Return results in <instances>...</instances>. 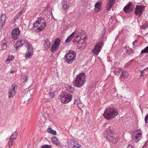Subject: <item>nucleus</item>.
I'll use <instances>...</instances> for the list:
<instances>
[{"instance_id": "nucleus-1", "label": "nucleus", "mask_w": 148, "mask_h": 148, "mask_svg": "<svg viewBox=\"0 0 148 148\" xmlns=\"http://www.w3.org/2000/svg\"><path fill=\"white\" fill-rule=\"evenodd\" d=\"M85 74V73L82 72L77 75L73 83L75 86L81 87L84 85L86 82V76Z\"/></svg>"}, {"instance_id": "nucleus-2", "label": "nucleus", "mask_w": 148, "mask_h": 148, "mask_svg": "<svg viewBox=\"0 0 148 148\" xmlns=\"http://www.w3.org/2000/svg\"><path fill=\"white\" fill-rule=\"evenodd\" d=\"M118 114V110L114 108H110L106 110L103 116L107 120H110L116 116Z\"/></svg>"}, {"instance_id": "nucleus-3", "label": "nucleus", "mask_w": 148, "mask_h": 148, "mask_svg": "<svg viewBox=\"0 0 148 148\" xmlns=\"http://www.w3.org/2000/svg\"><path fill=\"white\" fill-rule=\"evenodd\" d=\"M46 26L45 19L43 18H39L36 20L35 23L33 24L34 29L37 31L40 32Z\"/></svg>"}, {"instance_id": "nucleus-4", "label": "nucleus", "mask_w": 148, "mask_h": 148, "mask_svg": "<svg viewBox=\"0 0 148 148\" xmlns=\"http://www.w3.org/2000/svg\"><path fill=\"white\" fill-rule=\"evenodd\" d=\"M106 138L113 143L116 144L118 142L119 136L114 131L108 130L107 131Z\"/></svg>"}, {"instance_id": "nucleus-5", "label": "nucleus", "mask_w": 148, "mask_h": 148, "mask_svg": "<svg viewBox=\"0 0 148 148\" xmlns=\"http://www.w3.org/2000/svg\"><path fill=\"white\" fill-rule=\"evenodd\" d=\"M76 52L71 53L70 51L65 54L64 59L66 62L69 64H71L76 58Z\"/></svg>"}, {"instance_id": "nucleus-6", "label": "nucleus", "mask_w": 148, "mask_h": 148, "mask_svg": "<svg viewBox=\"0 0 148 148\" xmlns=\"http://www.w3.org/2000/svg\"><path fill=\"white\" fill-rule=\"evenodd\" d=\"M72 98L71 95L67 92L61 93L60 98L61 102L65 103L69 102Z\"/></svg>"}, {"instance_id": "nucleus-7", "label": "nucleus", "mask_w": 148, "mask_h": 148, "mask_svg": "<svg viewBox=\"0 0 148 148\" xmlns=\"http://www.w3.org/2000/svg\"><path fill=\"white\" fill-rule=\"evenodd\" d=\"M16 88L17 86L14 84H13L10 87L8 93L9 98H12L15 95L16 92Z\"/></svg>"}, {"instance_id": "nucleus-8", "label": "nucleus", "mask_w": 148, "mask_h": 148, "mask_svg": "<svg viewBox=\"0 0 148 148\" xmlns=\"http://www.w3.org/2000/svg\"><path fill=\"white\" fill-rule=\"evenodd\" d=\"M103 45V43L101 41L97 43L95 46L94 49L92 50V51L95 55H98Z\"/></svg>"}, {"instance_id": "nucleus-9", "label": "nucleus", "mask_w": 148, "mask_h": 148, "mask_svg": "<svg viewBox=\"0 0 148 148\" xmlns=\"http://www.w3.org/2000/svg\"><path fill=\"white\" fill-rule=\"evenodd\" d=\"M145 6L142 5H137L136 7L135 13L137 16H140L143 13V11L144 10Z\"/></svg>"}, {"instance_id": "nucleus-10", "label": "nucleus", "mask_w": 148, "mask_h": 148, "mask_svg": "<svg viewBox=\"0 0 148 148\" xmlns=\"http://www.w3.org/2000/svg\"><path fill=\"white\" fill-rule=\"evenodd\" d=\"M20 33V31L18 28H15L12 29V36L14 40L17 39Z\"/></svg>"}, {"instance_id": "nucleus-11", "label": "nucleus", "mask_w": 148, "mask_h": 148, "mask_svg": "<svg viewBox=\"0 0 148 148\" xmlns=\"http://www.w3.org/2000/svg\"><path fill=\"white\" fill-rule=\"evenodd\" d=\"M69 143L71 147L72 148H82V146L79 144L78 142L74 139H70Z\"/></svg>"}, {"instance_id": "nucleus-12", "label": "nucleus", "mask_w": 148, "mask_h": 148, "mask_svg": "<svg viewBox=\"0 0 148 148\" xmlns=\"http://www.w3.org/2000/svg\"><path fill=\"white\" fill-rule=\"evenodd\" d=\"M133 8V5L132 3L131 2H129V4L126 5L123 10L125 13H129L132 11Z\"/></svg>"}, {"instance_id": "nucleus-13", "label": "nucleus", "mask_w": 148, "mask_h": 148, "mask_svg": "<svg viewBox=\"0 0 148 148\" xmlns=\"http://www.w3.org/2000/svg\"><path fill=\"white\" fill-rule=\"evenodd\" d=\"M32 97L31 93L30 91H28L25 94L23 97L24 102L29 103L30 102V99Z\"/></svg>"}, {"instance_id": "nucleus-14", "label": "nucleus", "mask_w": 148, "mask_h": 148, "mask_svg": "<svg viewBox=\"0 0 148 148\" xmlns=\"http://www.w3.org/2000/svg\"><path fill=\"white\" fill-rule=\"evenodd\" d=\"M25 42H27V40H25L20 39L18 40L16 44V50H18V48L25 44Z\"/></svg>"}, {"instance_id": "nucleus-15", "label": "nucleus", "mask_w": 148, "mask_h": 148, "mask_svg": "<svg viewBox=\"0 0 148 148\" xmlns=\"http://www.w3.org/2000/svg\"><path fill=\"white\" fill-rule=\"evenodd\" d=\"M141 138L142 134L141 133L134 134L132 137V140L136 143L138 142Z\"/></svg>"}, {"instance_id": "nucleus-16", "label": "nucleus", "mask_w": 148, "mask_h": 148, "mask_svg": "<svg viewBox=\"0 0 148 148\" xmlns=\"http://www.w3.org/2000/svg\"><path fill=\"white\" fill-rule=\"evenodd\" d=\"M29 48H28V53L26 54V56L27 58H29L32 55L33 51V48L31 45L29 44Z\"/></svg>"}, {"instance_id": "nucleus-17", "label": "nucleus", "mask_w": 148, "mask_h": 148, "mask_svg": "<svg viewBox=\"0 0 148 148\" xmlns=\"http://www.w3.org/2000/svg\"><path fill=\"white\" fill-rule=\"evenodd\" d=\"M51 44L49 40L48 39H46L44 40V47L45 49L47 50L50 47Z\"/></svg>"}, {"instance_id": "nucleus-18", "label": "nucleus", "mask_w": 148, "mask_h": 148, "mask_svg": "<svg viewBox=\"0 0 148 148\" xmlns=\"http://www.w3.org/2000/svg\"><path fill=\"white\" fill-rule=\"evenodd\" d=\"M75 44H77V47H78L79 49H81L82 48H84L86 46V44L84 41L82 43H80L77 41H75L74 42Z\"/></svg>"}, {"instance_id": "nucleus-19", "label": "nucleus", "mask_w": 148, "mask_h": 148, "mask_svg": "<svg viewBox=\"0 0 148 148\" xmlns=\"http://www.w3.org/2000/svg\"><path fill=\"white\" fill-rule=\"evenodd\" d=\"M115 0H109L108 3H107L106 6L107 10H109L110 8L112 6Z\"/></svg>"}, {"instance_id": "nucleus-20", "label": "nucleus", "mask_w": 148, "mask_h": 148, "mask_svg": "<svg viewBox=\"0 0 148 148\" xmlns=\"http://www.w3.org/2000/svg\"><path fill=\"white\" fill-rule=\"evenodd\" d=\"M6 18L7 17L5 14H1L0 20V21H1V23L4 24Z\"/></svg>"}, {"instance_id": "nucleus-21", "label": "nucleus", "mask_w": 148, "mask_h": 148, "mask_svg": "<svg viewBox=\"0 0 148 148\" xmlns=\"http://www.w3.org/2000/svg\"><path fill=\"white\" fill-rule=\"evenodd\" d=\"M74 103L77 104L78 108L80 109L83 107V104L81 103L79 100H78V99H75Z\"/></svg>"}, {"instance_id": "nucleus-22", "label": "nucleus", "mask_w": 148, "mask_h": 148, "mask_svg": "<svg viewBox=\"0 0 148 148\" xmlns=\"http://www.w3.org/2000/svg\"><path fill=\"white\" fill-rule=\"evenodd\" d=\"M75 34V32H73V33L71 34L69 37H68L66 39L65 41V42H69L74 37V35Z\"/></svg>"}, {"instance_id": "nucleus-23", "label": "nucleus", "mask_w": 148, "mask_h": 148, "mask_svg": "<svg viewBox=\"0 0 148 148\" xmlns=\"http://www.w3.org/2000/svg\"><path fill=\"white\" fill-rule=\"evenodd\" d=\"M122 69L121 68H119L117 70H115L114 71V73L116 75L118 76L119 75L121 76V74L122 73Z\"/></svg>"}, {"instance_id": "nucleus-24", "label": "nucleus", "mask_w": 148, "mask_h": 148, "mask_svg": "<svg viewBox=\"0 0 148 148\" xmlns=\"http://www.w3.org/2000/svg\"><path fill=\"white\" fill-rule=\"evenodd\" d=\"M53 143L56 145H59L60 143L58 140L57 138L55 136H53L52 138Z\"/></svg>"}, {"instance_id": "nucleus-25", "label": "nucleus", "mask_w": 148, "mask_h": 148, "mask_svg": "<svg viewBox=\"0 0 148 148\" xmlns=\"http://www.w3.org/2000/svg\"><path fill=\"white\" fill-rule=\"evenodd\" d=\"M101 3H102L101 2H98L95 4V7L99 10H100L102 9L101 5Z\"/></svg>"}, {"instance_id": "nucleus-26", "label": "nucleus", "mask_w": 148, "mask_h": 148, "mask_svg": "<svg viewBox=\"0 0 148 148\" xmlns=\"http://www.w3.org/2000/svg\"><path fill=\"white\" fill-rule=\"evenodd\" d=\"M60 40L59 38H57L55 41L54 44H53L54 46H56V47H59V46L60 45Z\"/></svg>"}, {"instance_id": "nucleus-27", "label": "nucleus", "mask_w": 148, "mask_h": 148, "mask_svg": "<svg viewBox=\"0 0 148 148\" xmlns=\"http://www.w3.org/2000/svg\"><path fill=\"white\" fill-rule=\"evenodd\" d=\"M55 95V93L54 91H53L51 89L49 92V96L51 98H53Z\"/></svg>"}, {"instance_id": "nucleus-28", "label": "nucleus", "mask_w": 148, "mask_h": 148, "mask_svg": "<svg viewBox=\"0 0 148 148\" xmlns=\"http://www.w3.org/2000/svg\"><path fill=\"white\" fill-rule=\"evenodd\" d=\"M121 76H122L124 78H127L128 77V73L127 72L122 71Z\"/></svg>"}, {"instance_id": "nucleus-29", "label": "nucleus", "mask_w": 148, "mask_h": 148, "mask_svg": "<svg viewBox=\"0 0 148 148\" xmlns=\"http://www.w3.org/2000/svg\"><path fill=\"white\" fill-rule=\"evenodd\" d=\"M66 90L70 92H72L74 90V88L72 87L67 85L66 87Z\"/></svg>"}, {"instance_id": "nucleus-30", "label": "nucleus", "mask_w": 148, "mask_h": 148, "mask_svg": "<svg viewBox=\"0 0 148 148\" xmlns=\"http://www.w3.org/2000/svg\"><path fill=\"white\" fill-rule=\"evenodd\" d=\"M14 141H13V139L11 137L8 142V146L10 147H11L13 144L14 143Z\"/></svg>"}, {"instance_id": "nucleus-31", "label": "nucleus", "mask_w": 148, "mask_h": 148, "mask_svg": "<svg viewBox=\"0 0 148 148\" xmlns=\"http://www.w3.org/2000/svg\"><path fill=\"white\" fill-rule=\"evenodd\" d=\"M126 53L129 54L133 53V50L129 47L126 48L125 50Z\"/></svg>"}, {"instance_id": "nucleus-32", "label": "nucleus", "mask_w": 148, "mask_h": 148, "mask_svg": "<svg viewBox=\"0 0 148 148\" xmlns=\"http://www.w3.org/2000/svg\"><path fill=\"white\" fill-rule=\"evenodd\" d=\"M59 47H56V46H54V45H53L51 47V52H55V51L56 50V49L58 48Z\"/></svg>"}, {"instance_id": "nucleus-33", "label": "nucleus", "mask_w": 148, "mask_h": 148, "mask_svg": "<svg viewBox=\"0 0 148 148\" xmlns=\"http://www.w3.org/2000/svg\"><path fill=\"white\" fill-rule=\"evenodd\" d=\"M17 135V133L16 132H14L12 134L11 137L13 139H15L16 138Z\"/></svg>"}, {"instance_id": "nucleus-34", "label": "nucleus", "mask_w": 148, "mask_h": 148, "mask_svg": "<svg viewBox=\"0 0 148 148\" xmlns=\"http://www.w3.org/2000/svg\"><path fill=\"white\" fill-rule=\"evenodd\" d=\"M2 50L6 49L7 48V45L6 43L3 42L2 43Z\"/></svg>"}, {"instance_id": "nucleus-35", "label": "nucleus", "mask_w": 148, "mask_h": 148, "mask_svg": "<svg viewBox=\"0 0 148 148\" xmlns=\"http://www.w3.org/2000/svg\"><path fill=\"white\" fill-rule=\"evenodd\" d=\"M22 78L24 80V81L23 82V83H25L27 82L28 79V77L26 75H23L22 76Z\"/></svg>"}, {"instance_id": "nucleus-36", "label": "nucleus", "mask_w": 148, "mask_h": 148, "mask_svg": "<svg viewBox=\"0 0 148 148\" xmlns=\"http://www.w3.org/2000/svg\"><path fill=\"white\" fill-rule=\"evenodd\" d=\"M148 53V46L146 47L143 50H142L141 51V53Z\"/></svg>"}, {"instance_id": "nucleus-37", "label": "nucleus", "mask_w": 148, "mask_h": 148, "mask_svg": "<svg viewBox=\"0 0 148 148\" xmlns=\"http://www.w3.org/2000/svg\"><path fill=\"white\" fill-rule=\"evenodd\" d=\"M148 70V68H146L144 69L143 70V71H140V72L141 73V74L140 75V77H141L143 75V74L144 73V71H147Z\"/></svg>"}, {"instance_id": "nucleus-38", "label": "nucleus", "mask_w": 148, "mask_h": 148, "mask_svg": "<svg viewBox=\"0 0 148 148\" xmlns=\"http://www.w3.org/2000/svg\"><path fill=\"white\" fill-rule=\"evenodd\" d=\"M148 25L146 24L143 25L141 27V28L143 29H145L148 27Z\"/></svg>"}, {"instance_id": "nucleus-39", "label": "nucleus", "mask_w": 148, "mask_h": 148, "mask_svg": "<svg viewBox=\"0 0 148 148\" xmlns=\"http://www.w3.org/2000/svg\"><path fill=\"white\" fill-rule=\"evenodd\" d=\"M41 148H51V146L50 145H45L42 146Z\"/></svg>"}, {"instance_id": "nucleus-40", "label": "nucleus", "mask_w": 148, "mask_h": 148, "mask_svg": "<svg viewBox=\"0 0 148 148\" xmlns=\"http://www.w3.org/2000/svg\"><path fill=\"white\" fill-rule=\"evenodd\" d=\"M145 121L146 123H148V113L145 116Z\"/></svg>"}, {"instance_id": "nucleus-41", "label": "nucleus", "mask_w": 148, "mask_h": 148, "mask_svg": "<svg viewBox=\"0 0 148 148\" xmlns=\"http://www.w3.org/2000/svg\"><path fill=\"white\" fill-rule=\"evenodd\" d=\"M14 58V57L13 56H9L8 58V61L12 60H13Z\"/></svg>"}, {"instance_id": "nucleus-42", "label": "nucleus", "mask_w": 148, "mask_h": 148, "mask_svg": "<svg viewBox=\"0 0 148 148\" xmlns=\"http://www.w3.org/2000/svg\"><path fill=\"white\" fill-rule=\"evenodd\" d=\"M138 43V41L136 40L134 41L133 43V44L135 47H136L137 45V44Z\"/></svg>"}, {"instance_id": "nucleus-43", "label": "nucleus", "mask_w": 148, "mask_h": 148, "mask_svg": "<svg viewBox=\"0 0 148 148\" xmlns=\"http://www.w3.org/2000/svg\"><path fill=\"white\" fill-rule=\"evenodd\" d=\"M53 130L51 128H49L47 130L48 132L51 133Z\"/></svg>"}, {"instance_id": "nucleus-44", "label": "nucleus", "mask_w": 148, "mask_h": 148, "mask_svg": "<svg viewBox=\"0 0 148 148\" xmlns=\"http://www.w3.org/2000/svg\"><path fill=\"white\" fill-rule=\"evenodd\" d=\"M51 134L53 135H56L57 134L56 131L53 130V131H52Z\"/></svg>"}, {"instance_id": "nucleus-45", "label": "nucleus", "mask_w": 148, "mask_h": 148, "mask_svg": "<svg viewBox=\"0 0 148 148\" xmlns=\"http://www.w3.org/2000/svg\"><path fill=\"white\" fill-rule=\"evenodd\" d=\"M1 23V21H0V30L1 29H2L4 25V24H2V23Z\"/></svg>"}, {"instance_id": "nucleus-46", "label": "nucleus", "mask_w": 148, "mask_h": 148, "mask_svg": "<svg viewBox=\"0 0 148 148\" xmlns=\"http://www.w3.org/2000/svg\"><path fill=\"white\" fill-rule=\"evenodd\" d=\"M19 14H17L14 18V19H15V20L17 19V18H18L19 17Z\"/></svg>"}, {"instance_id": "nucleus-47", "label": "nucleus", "mask_w": 148, "mask_h": 148, "mask_svg": "<svg viewBox=\"0 0 148 148\" xmlns=\"http://www.w3.org/2000/svg\"><path fill=\"white\" fill-rule=\"evenodd\" d=\"M127 148H134V147L133 146L131 145H128Z\"/></svg>"}, {"instance_id": "nucleus-48", "label": "nucleus", "mask_w": 148, "mask_h": 148, "mask_svg": "<svg viewBox=\"0 0 148 148\" xmlns=\"http://www.w3.org/2000/svg\"><path fill=\"white\" fill-rule=\"evenodd\" d=\"M14 72V71L13 70L10 71V73H13Z\"/></svg>"}, {"instance_id": "nucleus-49", "label": "nucleus", "mask_w": 148, "mask_h": 148, "mask_svg": "<svg viewBox=\"0 0 148 148\" xmlns=\"http://www.w3.org/2000/svg\"><path fill=\"white\" fill-rule=\"evenodd\" d=\"M86 36L84 37V39H86Z\"/></svg>"}, {"instance_id": "nucleus-50", "label": "nucleus", "mask_w": 148, "mask_h": 148, "mask_svg": "<svg viewBox=\"0 0 148 148\" xmlns=\"http://www.w3.org/2000/svg\"><path fill=\"white\" fill-rule=\"evenodd\" d=\"M14 22V21H11V23H13V22Z\"/></svg>"}, {"instance_id": "nucleus-51", "label": "nucleus", "mask_w": 148, "mask_h": 148, "mask_svg": "<svg viewBox=\"0 0 148 148\" xmlns=\"http://www.w3.org/2000/svg\"><path fill=\"white\" fill-rule=\"evenodd\" d=\"M146 145H145L143 146V147H145L146 146Z\"/></svg>"}, {"instance_id": "nucleus-52", "label": "nucleus", "mask_w": 148, "mask_h": 148, "mask_svg": "<svg viewBox=\"0 0 148 148\" xmlns=\"http://www.w3.org/2000/svg\"><path fill=\"white\" fill-rule=\"evenodd\" d=\"M147 141H146V142H147Z\"/></svg>"}]
</instances>
